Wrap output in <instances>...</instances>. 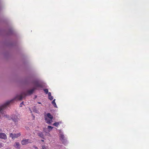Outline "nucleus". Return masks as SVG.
Returning <instances> with one entry per match:
<instances>
[{
    "label": "nucleus",
    "instance_id": "obj_1",
    "mask_svg": "<svg viewBox=\"0 0 149 149\" xmlns=\"http://www.w3.org/2000/svg\"><path fill=\"white\" fill-rule=\"evenodd\" d=\"M24 95H25L24 93L22 94L21 95H17L13 99L7 101L3 104L0 105V114L2 113L3 110L8 107L10 103H13L14 101L17 100H21L23 98Z\"/></svg>",
    "mask_w": 149,
    "mask_h": 149
},
{
    "label": "nucleus",
    "instance_id": "obj_2",
    "mask_svg": "<svg viewBox=\"0 0 149 149\" xmlns=\"http://www.w3.org/2000/svg\"><path fill=\"white\" fill-rule=\"evenodd\" d=\"M33 85L34 87L33 89L28 91L26 93H24V95H31L33 93V92L36 88L39 87L40 86V84L37 81L34 82L33 83Z\"/></svg>",
    "mask_w": 149,
    "mask_h": 149
},
{
    "label": "nucleus",
    "instance_id": "obj_3",
    "mask_svg": "<svg viewBox=\"0 0 149 149\" xmlns=\"http://www.w3.org/2000/svg\"><path fill=\"white\" fill-rule=\"evenodd\" d=\"M53 118V116L49 113H47V116H45V117L46 122L49 124H50L52 122Z\"/></svg>",
    "mask_w": 149,
    "mask_h": 149
},
{
    "label": "nucleus",
    "instance_id": "obj_4",
    "mask_svg": "<svg viewBox=\"0 0 149 149\" xmlns=\"http://www.w3.org/2000/svg\"><path fill=\"white\" fill-rule=\"evenodd\" d=\"M20 135L21 134L20 133L17 134L11 133L10 134V136L13 139H14L15 138L19 137Z\"/></svg>",
    "mask_w": 149,
    "mask_h": 149
},
{
    "label": "nucleus",
    "instance_id": "obj_5",
    "mask_svg": "<svg viewBox=\"0 0 149 149\" xmlns=\"http://www.w3.org/2000/svg\"><path fill=\"white\" fill-rule=\"evenodd\" d=\"M30 141L29 139H23L21 141V144L22 145H25L29 143H30Z\"/></svg>",
    "mask_w": 149,
    "mask_h": 149
},
{
    "label": "nucleus",
    "instance_id": "obj_6",
    "mask_svg": "<svg viewBox=\"0 0 149 149\" xmlns=\"http://www.w3.org/2000/svg\"><path fill=\"white\" fill-rule=\"evenodd\" d=\"M16 148L19 149L20 148V145L18 142H15L13 145Z\"/></svg>",
    "mask_w": 149,
    "mask_h": 149
},
{
    "label": "nucleus",
    "instance_id": "obj_7",
    "mask_svg": "<svg viewBox=\"0 0 149 149\" xmlns=\"http://www.w3.org/2000/svg\"><path fill=\"white\" fill-rule=\"evenodd\" d=\"M0 138L6 139H7V136L6 134L3 133H0Z\"/></svg>",
    "mask_w": 149,
    "mask_h": 149
},
{
    "label": "nucleus",
    "instance_id": "obj_8",
    "mask_svg": "<svg viewBox=\"0 0 149 149\" xmlns=\"http://www.w3.org/2000/svg\"><path fill=\"white\" fill-rule=\"evenodd\" d=\"M60 139L63 143L65 144V143L66 141L65 139L64 136L62 134H61L60 136Z\"/></svg>",
    "mask_w": 149,
    "mask_h": 149
},
{
    "label": "nucleus",
    "instance_id": "obj_9",
    "mask_svg": "<svg viewBox=\"0 0 149 149\" xmlns=\"http://www.w3.org/2000/svg\"><path fill=\"white\" fill-rule=\"evenodd\" d=\"M12 119L13 121L15 122H16L18 121V118L17 117L14 115L12 116Z\"/></svg>",
    "mask_w": 149,
    "mask_h": 149
},
{
    "label": "nucleus",
    "instance_id": "obj_10",
    "mask_svg": "<svg viewBox=\"0 0 149 149\" xmlns=\"http://www.w3.org/2000/svg\"><path fill=\"white\" fill-rule=\"evenodd\" d=\"M38 135L42 138H44V135L42 132H40L38 133Z\"/></svg>",
    "mask_w": 149,
    "mask_h": 149
},
{
    "label": "nucleus",
    "instance_id": "obj_11",
    "mask_svg": "<svg viewBox=\"0 0 149 149\" xmlns=\"http://www.w3.org/2000/svg\"><path fill=\"white\" fill-rule=\"evenodd\" d=\"M55 99H54V100H53L52 101V103L54 105L55 107H57V106L55 102Z\"/></svg>",
    "mask_w": 149,
    "mask_h": 149
},
{
    "label": "nucleus",
    "instance_id": "obj_12",
    "mask_svg": "<svg viewBox=\"0 0 149 149\" xmlns=\"http://www.w3.org/2000/svg\"><path fill=\"white\" fill-rule=\"evenodd\" d=\"M59 123L58 122L55 123L53 124V125L56 127H57L59 125Z\"/></svg>",
    "mask_w": 149,
    "mask_h": 149
},
{
    "label": "nucleus",
    "instance_id": "obj_13",
    "mask_svg": "<svg viewBox=\"0 0 149 149\" xmlns=\"http://www.w3.org/2000/svg\"><path fill=\"white\" fill-rule=\"evenodd\" d=\"M42 149H48L47 146H45V145H43V146H42Z\"/></svg>",
    "mask_w": 149,
    "mask_h": 149
},
{
    "label": "nucleus",
    "instance_id": "obj_14",
    "mask_svg": "<svg viewBox=\"0 0 149 149\" xmlns=\"http://www.w3.org/2000/svg\"><path fill=\"white\" fill-rule=\"evenodd\" d=\"M53 128V127H52L50 126H48L47 127V128L50 130H52Z\"/></svg>",
    "mask_w": 149,
    "mask_h": 149
},
{
    "label": "nucleus",
    "instance_id": "obj_15",
    "mask_svg": "<svg viewBox=\"0 0 149 149\" xmlns=\"http://www.w3.org/2000/svg\"><path fill=\"white\" fill-rule=\"evenodd\" d=\"M44 91L46 94H47L48 93V91L47 89H44Z\"/></svg>",
    "mask_w": 149,
    "mask_h": 149
},
{
    "label": "nucleus",
    "instance_id": "obj_16",
    "mask_svg": "<svg viewBox=\"0 0 149 149\" xmlns=\"http://www.w3.org/2000/svg\"><path fill=\"white\" fill-rule=\"evenodd\" d=\"M49 99L50 100H52L53 99V97L51 96L49 97Z\"/></svg>",
    "mask_w": 149,
    "mask_h": 149
},
{
    "label": "nucleus",
    "instance_id": "obj_17",
    "mask_svg": "<svg viewBox=\"0 0 149 149\" xmlns=\"http://www.w3.org/2000/svg\"><path fill=\"white\" fill-rule=\"evenodd\" d=\"M48 97L51 96V93L50 92L48 93Z\"/></svg>",
    "mask_w": 149,
    "mask_h": 149
},
{
    "label": "nucleus",
    "instance_id": "obj_18",
    "mask_svg": "<svg viewBox=\"0 0 149 149\" xmlns=\"http://www.w3.org/2000/svg\"><path fill=\"white\" fill-rule=\"evenodd\" d=\"M23 104V102H22L20 104V107H22V105Z\"/></svg>",
    "mask_w": 149,
    "mask_h": 149
},
{
    "label": "nucleus",
    "instance_id": "obj_19",
    "mask_svg": "<svg viewBox=\"0 0 149 149\" xmlns=\"http://www.w3.org/2000/svg\"><path fill=\"white\" fill-rule=\"evenodd\" d=\"M3 146V144L2 143H0V148Z\"/></svg>",
    "mask_w": 149,
    "mask_h": 149
},
{
    "label": "nucleus",
    "instance_id": "obj_20",
    "mask_svg": "<svg viewBox=\"0 0 149 149\" xmlns=\"http://www.w3.org/2000/svg\"><path fill=\"white\" fill-rule=\"evenodd\" d=\"M2 132V130L1 129H0V133H1Z\"/></svg>",
    "mask_w": 149,
    "mask_h": 149
},
{
    "label": "nucleus",
    "instance_id": "obj_21",
    "mask_svg": "<svg viewBox=\"0 0 149 149\" xmlns=\"http://www.w3.org/2000/svg\"><path fill=\"white\" fill-rule=\"evenodd\" d=\"M38 103L39 104H41V103L40 102H38Z\"/></svg>",
    "mask_w": 149,
    "mask_h": 149
},
{
    "label": "nucleus",
    "instance_id": "obj_22",
    "mask_svg": "<svg viewBox=\"0 0 149 149\" xmlns=\"http://www.w3.org/2000/svg\"><path fill=\"white\" fill-rule=\"evenodd\" d=\"M41 141H43H43H44V140H41Z\"/></svg>",
    "mask_w": 149,
    "mask_h": 149
},
{
    "label": "nucleus",
    "instance_id": "obj_23",
    "mask_svg": "<svg viewBox=\"0 0 149 149\" xmlns=\"http://www.w3.org/2000/svg\"><path fill=\"white\" fill-rule=\"evenodd\" d=\"M28 128H29V127H27V128H26V129L27 130V129H28Z\"/></svg>",
    "mask_w": 149,
    "mask_h": 149
},
{
    "label": "nucleus",
    "instance_id": "obj_24",
    "mask_svg": "<svg viewBox=\"0 0 149 149\" xmlns=\"http://www.w3.org/2000/svg\"><path fill=\"white\" fill-rule=\"evenodd\" d=\"M37 97V96H36V97H35V98H36Z\"/></svg>",
    "mask_w": 149,
    "mask_h": 149
},
{
    "label": "nucleus",
    "instance_id": "obj_25",
    "mask_svg": "<svg viewBox=\"0 0 149 149\" xmlns=\"http://www.w3.org/2000/svg\"><path fill=\"white\" fill-rule=\"evenodd\" d=\"M35 148H37V147H36Z\"/></svg>",
    "mask_w": 149,
    "mask_h": 149
}]
</instances>
